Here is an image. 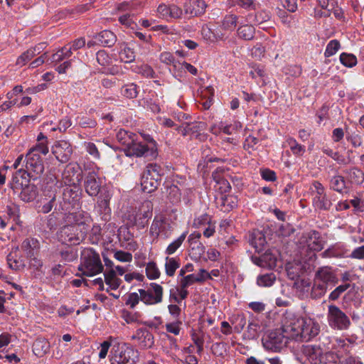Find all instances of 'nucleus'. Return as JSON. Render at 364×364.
<instances>
[{"instance_id": "f8f14e48", "label": "nucleus", "mask_w": 364, "mask_h": 364, "mask_svg": "<svg viewBox=\"0 0 364 364\" xmlns=\"http://www.w3.org/2000/svg\"><path fill=\"white\" fill-rule=\"evenodd\" d=\"M62 179L66 186H78L82 180V171L77 164H68L63 173Z\"/></svg>"}, {"instance_id": "79ce46f5", "label": "nucleus", "mask_w": 364, "mask_h": 364, "mask_svg": "<svg viewBox=\"0 0 364 364\" xmlns=\"http://www.w3.org/2000/svg\"><path fill=\"white\" fill-rule=\"evenodd\" d=\"M180 267L179 259L176 257H166L165 259V272L168 277H173L177 269Z\"/></svg>"}, {"instance_id": "bb28decb", "label": "nucleus", "mask_w": 364, "mask_h": 364, "mask_svg": "<svg viewBox=\"0 0 364 364\" xmlns=\"http://www.w3.org/2000/svg\"><path fill=\"white\" fill-rule=\"evenodd\" d=\"M7 262L9 267L14 270H20L25 267L23 259L19 256L18 247L12 248L7 256Z\"/></svg>"}, {"instance_id": "ddd939ff", "label": "nucleus", "mask_w": 364, "mask_h": 364, "mask_svg": "<svg viewBox=\"0 0 364 364\" xmlns=\"http://www.w3.org/2000/svg\"><path fill=\"white\" fill-rule=\"evenodd\" d=\"M311 193L313 195V205L319 210H328L331 206V202L328 199L323 185L318 181L312 183Z\"/></svg>"}, {"instance_id": "774afa93", "label": "nucleus", "mask_w": 364, "mask_h": 364, "mask_svg": "<svg viewBox=\"0 0 364 364\" xmlns=\"http://www.w3.org/2000/svg\"><path fill=\"white\" fill-rule=\"evenodd\" d=\"M340 360V357L333 352H323L321 364H338Z\"/></svg>"}, {"instance_id": "49530a36", "label": "nucleus", "mask_w": 364, "mask_h": 364, "mask_svg": "<svg viewBox=\"0 0 364 364\" xmlns=\"http://www.w3.org/2000/svg\"><path fill=\"white\" fill-rule=\"evenodd\" d=\"M330 187L338 193L346 192V181L343 176H335L330 181Z\"/></svg>"}, {"instance_id": "f3484780", "label": "nucleus", "mask_w": 364, "mask_h": 364, "mask_svg": "<svg viewBox=\"0 0 364 364\" xmlns=\"http://www.w3.org/2000/svg\"><path fill=\"white\" fill-rule=\"evenodd\" d=\"M52 153L58 161L66 163L70 159L73 148L69 141L59 140L55 141L52 146Z\"/></svg>"}, {"instance_id": "a19ab883", "label": "nucleus", "mask_w": 364, "mask_h": 364, "mask_svg": "<svg viewBox=\"0 0 364 364\" xmlns=\"http://www.w3.org/2000/svg\"><path fill=\"white\" fill-rule=\"evenodd\" d=\"M136 136L135 134L124 129H120L117 133V141L124 145V148H127Z\"/></svg>"}, {"instance_id": "473e14b6", "label": "nucleus", "mask_w": 364, "mask_h": 364, "mask_svg": "<svg viewBox=\"0 0 364 364\" xmlns=\"http://www.w3.org/2000/svg\"><path fill=\"white\" fill-rule=\"evenodd\" d=\"M294 287L299 296L306 298L310 295L309 290L311 289V282L309 279H299L294 282Z\"/></svg>"}, {"instance_id": "5701e85b", "label": "nucleus", "mask_w": 364, "mask_h": 364, "mask_svg": "<svg viewBox=\"0 0 364 364\" xmlns=\"http://www.w3.org/2000/svg\"><path fill=\"white\" fill-rule=\"evenodd\" d=\"M314 278L326 285L336 284L338 279L330 267H322L316 272Z\"/></svg>"}, {"instance_id": "9b49d317", "label": "nucleus", "mask_w": 364, "mask_h": 364, "mask_svg": "<svg viewBox=\"0 0 364 364\" xmlns=\"http://www.w3.org/2000/svg\"><path fill=\"white\" fill-rule=\"evenodd\" d=\"M24 161H26L24 173H26L30 178L36 179L43 173L44 165L40 155L28 152Z\"/></svg>"}, {"instance_id": "b1692460", "label": "nucleus", "mask_w": 364, "mask_h": 364, "mask_svg": "<svg viewBox=\"0 0 364 364\" xmlns=\"http://www.w3.org/2000/svg\"><path fill=\"white\" fill-rule=\"evenodd\" d=\"M183 7L186 14L198 16L205 12L206 4L201 0H189L184 4Z\"/></svg>"}, {"instance_id": "393cba45", "label": "nucleus", "mask_w": 364, "mask_h": 364, "mask_svg": "<svg viewBox=\"0 0 364 364\" xmlns=\"http://www.w3.org/2000/svg\"><path fill=\"white\" fill-rule=\"evenodd\" d=\"M201 234L199 232H193L189 236L188 242L189 243L190 248L192 251V254L196 257H200V256L205 252V247L200 242Z\"/></svg>"}, {"instance_id": "e433bc0d", "label": "nucleus", "mask_w": 364, "mask_h": 364, "mask_svg": "<svg viewBox=\"0 0 364 364\" xmlns=\"http://www.w3.org/2000/svg\"><path fill=\"white\" fill-rule=\"evenodd\" d=\"M37 196V188L33 184H26L22 187L20 193V198L24 202H30L36 198Z\"/></svg>"}, {"instance_id": "aec40b11", "label": "nucleus", "mask_w": 364, "mask_h": 364, "mask_svg": "<svg viewBox=\"0 0 364 364\" xmlns=\"http://www.w3.org/2000/svg\"><path fill=\"white\" fill-rule=\"evenodd\" d=\"M241 128L242 124L238 121H235L230 124H225L221 122L218 125H212L210 128V132L215 135H219L222 132L228 135H231L236 134Z\"/></svg>"}, {"instance_id": "13d9d810", "label": "nucleus", "mask_w": 364, "mask_h": 364, "mask_svg": "<svg viewBox=\"0 0 364 364\" xmlns=\"http://www.w3.org/2000/svg\"><path fill=\"white\" fill-rule=\"evenodd\" d=\"M33 347L34 353L38 356H41L47 352L48 344L44 339H37L34 342Z\"/></svg>"}, {"instance_id": "20e7f679", "label": "nucleus", "mask_w": 364, "mask_h": 364, "mask_svg": "<svg viewBox=\"0 0 364 364\" xmlns=\"http://www.w3.org/2000/svg\"><path fill=\"white\" fill-rule=\"evenodd\" d=\"M289 340H292L291 336L285 331L284 318L282 321V328L265 334L262 337V343L267 350L279 352L286 347Z\"/></svg>"}, {"instance_id": "c9c22d12", "label": "nucleus", "mask_w": 364, "mask_h": 364, "mask_svg": "<svg viewBox=\"0 0 364 364\" xmlns=\"http://www.w3.org/2000/svg\"><path fill=\"white\" fill-rule=\"evenodd\" d=\"M256 263L262 267L273 269L277 265V257L272 253L266 252L259 257Z\"/></svg>"}, {"instance_id": "7c9ffc66", "label": "nucleus", "mask_w": 364, "mask_h": 364, "mask_svg": "<svg viewBox=\"0 0 364 364\" xmlns=\"http://www.w3.org/2000/svg\"><path fill=\"white\" fill-rule=\"evenodd\" d=\"M347 253V250L344 245L336 244L326 250L322 252L321 255L325 258L330 257H344Z\"/></svg>"}, {"instance_id": "f03ea898", "label": "nucleus", "mask_w": 364, "mask_h": 364, "mask_svg": "<svg viewBox=\"0 0 364 364\" xmlns=\"http://www.w3.org/2000/svg\"><path fill=\"white\" fill-rule=\"evenodd\" d=\"M144 141L138 140L137 136L134 139L132 143L127 148L124 149L127 156L150 157L155 159L157 156L156 142L152 137L147 134L141 135Z\"/></svg>"}, {"instance_id": "e2e57ef3", "label": "nucleus", "mask_w": 364, "mask_h": 364, "mask_svg": "<svg viewBox=\"0 0 364 364\" xmlns=\"http://www.w3.org/2000/svg\"><path fill=\"white\" fill-rule=\"evenodd\" d=\"M341 47L340 43L337 40H331L328 42L326 46L324 55L326 58L331 57L335 55Z\"/></svg>"}, {"instance_id": "72a5a7b5", "label": "nucleus", "mask_w": 364, "mask_h": 364, "mask_svg": "<svg viewBox=\"0 0 364 364\" xmlns=\"http://www.w3.org/2000/svg\"><path fill=\"white\" fill-rule=\"evenodd\" d=\"M105 282L109 287V289L115 290L119 288L122 280L116 275L114 269H110L104 272Z\"/></svg>"}, {"instance_id": "c756f323", "label": "nucleus", "mask_w": 364, "mask_h": 364, "mask_svg": "<svg viewBox=\"0 0 364 364\" xmlns=\"http://www.w3.org/2000/svg\"><path fill=\"white\" fill-rule=\"evenodd\" d=\"M238 203L237 197L234 195L222 196L218 204L220 210L223 212H229L237 207Z\"/></svg>"}, {"instance_id": "052dcab7", "label": "nucleus", "mask_w": 364, "mask_h": 364, "mask_svg": "<svg viewBox=\"0 0 364 364\" xmlns=\"http://www.w3.org/2000/svg\"><path fill=\"white\" fill-rule=\"evenodd\" d=\"M119 58L121 61L126 63L132 62L135 58V54L133 49L125 46L119 52Z\"/></svg>"}, {"instance_id": "4be33fe9", "label": "nucleus", "mask_w": 364, "mask_h": 364, "mask_svg": "<svg viewBox=\"0 0 364 364\" xmlns=\"http://www.w3.org/2000/svg\"><path fill=\"white\" fill-rule=\"evenodd\" d=\"M132 340H137L142 348H150L154 343L153 334L145 328L138 329L132 336Z\"/></svg>"}, {"instance_id": "4468645a", "label": "nucleus", "mask_w": 364, "mask_h": 364, "mask_svg": "<svg viewBox=\"0 0 364 364\" xmlns=\"http://www.w3.org/2000/svg\"><path fill=\"white\" fill-rule=\"evenodd\" d=\"M323 350L320 346L305 345L301 348V356L306 364H321Z\"/></svg>"}, {"instance_id": "f704fd0d", "label": "nucleus", "mask_w": 364, "mask_h": 364, "mask_svg": "<svg viewBox=\"0 0 364 364\" xmlns=\"http://www.w3.org/2000/svg\"><path fill=\"white\" fill-rule=\"evenodd\" d=\"M328 285L314 278V284L311 289L310 296L316 299L323 296L327 291Z\"/></svg>"}, {"instance_id": "69168bd1", "label": "nucleus", "mask_w": 364, "mask_h": 364, "mask_svg": "<svg viewBox=\"0 0 364 364\" xmlns=\"http://www.w3.org/2000/svg\"><path fill=\"white\" fill-rule=\"evenodd\" d=\"M136 73L141 75L145 77H154L155 72L152 69V68L146 64H143L139 66H137L135 68Z\"/></svg>"}, {"instance_id": "de8ad7c7", "label": "nucleus", "mask_w": 364, "mask_h": 364, "mask_svg": "<svg viewBox=\"0 0 364 364\" xmlns=\"http://www.w3.org/2000/svg\"><path fill=\"white\" fill-rule=\"evenodd\" d=\"M146 275L149 279L154 280L160 277L161 272L155 262H149L146 265Z\"/></svg>"}, {"instance_id": "2f4dec72", "label": "nucleus", "mask_w": 364, "mask_h": 364, "mask_svg": "<svg viewBox=\"0 0 364 364\" xmlns=\"http://www.w3.org/2000/svg\"><path fill=\"white\" fill-rule=\"evenodd\" d=\"M95 39L102 46L110 47L116 42L117 37L111 31L104 30L95 36Z\"/></svg>"}, {"instance_id": "cd10ccee", "label": "nucleus", "mask_w": 364, "mask_h": 364, "mask_svg": "<svg viewBox=\"0 0 364 364\" xmlns=\"http://www.w3.org/2000/svg\"><path fill=\"white\" fill-rule=\"evenodd\" d=\"M167 226L168 224L164 220L154 219L150 227L149 232L151 235L154 238H157L159 236L166 238L168 236L166 230Z\"/></svg>"}, {"instance_id": "338daca9", "label": "nucleus", "mask_w": 364, "mask_h": 364, "mask_svg": "<svg viewBox=\"0 0 364 364\" xmlns=\"http://www.w3.org/2000/svg\"><path fill=\"white\" fill-rule=\"evenodd\" d=\"M340 61L343 65L351 68L356 65L357 58L352 54L343 53L340 55Z\"/></svg>"}, {"instance_id": "58836bf2", "label": "nucleus", "mask_w": 364, "mask_h": 364, "mask_svg": "<svg viewBox=\"0 0 364 364\" xmlns=\"http://www.w3.org/2000/svg\"><path fill=\"white\" fill-rule=\"evenodd\" d=\"M237 32L240 38L250 41L254 38L255 28L250 24H241L238 27Z\"/></svg>"}, {"instance_id": "dca6fc26", "label": "nucleus", "mask_w": 364, "mask_h": 364, "mask_svg": "<svg viewBox=\"0 0 364 364\" xmlns=\"http://www.w3.org/2000/svg\"><path fill=\"white\" fill-rule=\"evenodd\" d=\"M66 222L71 225H77L80 229L86 230L87 232L92 223V218L88 213L79 210L68 214Z\"/></svg>"}, {"instance_id": "864d4df0", "label": "nucleus", "mask_w": 364, "mask_h": 364, "mask_svg": "<svg viewBox=\"0 0 364 364\" xmlns=\"http://www.w3.org/2000/svg\"><path fill=\"white\" fill-rule=\"evenodd\" d=\"M322 151L336 161L339 164H346L348 162L345 157L340 154L339 152L333 151L328 146H324L322 148Z\"/></svg>"}, {"instance_id": "423d86ee", "label": "nucleus", "mask_w": 364, "mask_h": 364, "mask_svg": "<svg viewBox=\"0 0 364 364\" xmlns=\"http://www.w3.org/2000/svg\"><path fill=\"white\" fill-rule=\"evenodd\" d=\"M327 322L331 328L336 331H347L351 326L349 316L334 304L328 306L326 313Z\"/></svg>"}, {"instance_id": "a211bd4d", "label": "nucleus", "mask_w": 364, "mask_h": 364, "mask_svg": "<svg viewBox=\"0 0 364 364\" xmlns=\"http://www.w3.org/2000/svg\"><path fill=\"white\" fill-rule=\"evenodd\" d=\"M301 245L306 246L312 251H320L323 247V242L318 232L311 230L302 235L299 239Z\"/></svg>"}, {"instance_id": "2eb2a0df", "label": "nucleus", "mask_w": 364, "mask_h": 364, "mask_svg": "<svg viewBox=\"0 0 364 364\" xmlns=\"http://www.w3.org/2000/svg\"><path fill=\"white\" fill-rule=\"evenodd\" d=\"M205 129V124L202 122H193L184 123L178 128V131L183 136H190L191 138L202 140L205 135L202 133Z\"/></svg>"}, {"instance_id": "39448f33", "label": "nucleus", "mask_w": 364, "mask_h": 364, "mask_svg": "<svg viewBox=\"0 0 364 364\" xmlns=\"http://www.w3.org/2000/svg\"><path fill=\"white\" fill-rule=\"evenodd\" d=\"M139 360V352L127 343H116L111 350V360L117 364H134Z\"/></svg>"}, {"instance_id": "a878e982", "label": "nucleus", "mask_w": 364, "mask_h": 364, "mask_svg": "<svg viewBox=\"0 0 364 364\" xmlns=\"http://www.w3.org/2000/svg\"><path fill=\"white\" fill-rule=\"evenodd\" d=\"M117 9L119 11H126L127 13L119 16V21L121 24L129 27L133 28L135 25L132 16L134 14L133 13V8L129 3H122L118 5Z\"/></svg>"}, {"instance_id": "f257e3e1", "label": "nucleus", "mask_w": 364, "mask_h": 364, "mask_svg": "<svg viewBox=\"0 0 364 364\" xmlns=\"http://www.w3.org/2000/svg\"><path fill=\"white\" fill-rule=\"evenodd\" d=\"M285 331L291 336L292 340L309 341L317 336L320 331L319 324L308 317H299L293 314L284 316Z\"/></svg>"}, {"instance_id": "8fccbe9b", "label": "nucleus", "mask_w": 364, "mask_h": 364, "mask_svg": "<svg viewBox=\"0 0 364 364\" xmlns=\"http://www.w3.org/2000/svg\"><path fill=\"white\" fill-rule=\"evenodd\" d=\"M72 55L73 52L71 51V48H69L68 46H65L53 55L52 61L59 63L65 59L69 58Z\"/></svg>"}, {"instance_id": "bf43d9fd", "label": "nucleus", "mask_w": 364, "mask_h": 364, "mask_svg": "<svg viewBox=\"0 0 364 364\" xmlns=\"http://www.w3.org/2000/svg\"><path fill=\"white\" fill-rule=\"evenodd\" d=\"M96 59L97 63L105 68L109 67L112 64V58L104 50H99L97 53Z\"/></svg>"}, {"instance_id": "0e129e2a", "label": "nucleus", "mask_w": 364, "mask_h": 364, "mask_svg": "<svg viewBox=\"0 0 364 364\" xmlns=\"http://www.w3.org/2000/svg\"><path fill=\"white\" fill-rule=\"evenodd\" d=\"M122 93L124 96L127 97L129 99H133L136 97L138 91L137 86L134 83H131L125 85L122 89Z\"/></svg>"}, {"instance_id": "c85d7f7f", "label": "nucleus", "mask_w": 364, "mask_h": 364, "mask_svg": "<svg viewBox=\"0 0 364 364\" xmlns=\"http://www.w3.org/2000/svg\"><path fill=\"white\" fill-rule=\"evenodd\" d=\"M77 186H66L63 192V200L65 203L74 206L78 201Z\"/></svg>"}, {"instance_id": "6e6552de", "label": "nucleus", "mask_w": 364, "mask_h": 364, "mask_svg": "<svg viewBox=\"0 0 364 364\" xmlns=\"http://www.w3.org/2000/svg\"><path fill=\"white\" fill-rule=\"evenodd\" d=\"M153 204L149 200L144 201L139 208L128 215V220L132 225L139 229L146 227L149 219L152 215Z\"/></svg>"}, {"instance_id": "6e6d98bb", "label": "nucleus", "mask_w": 364, "mask_h": 364, "mask_svg": "<svg viewBox=\"0 0 364 364\" xmlns=\"http://www.w3.org/2000/svg\"><path fill=\"white\" fill-rule=\"evenodd\" d=\"M250 75L254 79L260 77L264 82V78L267 76V72L264 66L259 64H252L251 65Z\"/></svg>"}, {"instance_id": "680f3d73", "label": "nucleus", "mask_w": 364, "mask_h": 364, "mask_svg": "<svg viewBox=\"0 0 364 364\" xmlns=\"http://www.w3.org/2000/svg\"><path fill=\"white\" fill-rule=\"evenodd\" d=\"M213 178L219 186L218 189L222 193H227L230 190L231 187L229 182L226 179L220 178L218 174V171L213 173Z\"/></svg>"}, {"instance_id": "c03bdc74", "label": "nucleus", "mask_w": 364, "mask_h": 364, "mask_svg": "<svg viewBox=\"0 0 364 364\" xmlns=\"http://www.w3.org/2000/svg\"><path fill=\"white\" fill-rule=\"evenodd\" d=\"M166 197L170 203L176 204L181 201V193L178 187L176 185H170L166 187Z\"/></svg>"}, {"instance_id": "0eeeda50", "label": "nucleus", "mask_w": 364, "mask_h": 364, "mask_svg": "<svg viewBox=\"0 0 364 364\" xmlns=\"http://www.w3.org/2000/svg\"><path fill=\"white\" fill-rule=\"evenodd\" d=\"M162 168L156 164L146 166L141 178V186L144 192L152 193L159 186Z\"/></svg>"}, {"instance_id": "1a4fd4ad", "label": "nucleus", "mask_w": 364, "mask_h": 364, "mask_svg": "<svg viewBox=\"0 0 364 364\" xmlns=\"http://www.w3.org/2000/svg\"><path fill=\"white\" fill-rule=\"evenodd\" d=\"M86 233V230L69 224L61 228L58 237L63 243L77 245L83 240Z\"/></svg>"}, {"instance_id": "9d476101", "label": "nucleus", "mask_w": 364, "mask_h": 364, "mask_svg": "<svg viewBox=\"0 0 364 364\" xmlns=\"http://www.w3.org/2000/svg\"><path fill=\"white\" fill-rule=\"evenodd\" d=\"M141 294V301L146 305H155L163 300L164 289L156 283H151L146 289L138 290Z\"/></svg>"}, {"instance_id": "ea45409f", "label": "nucleus", "mask_w": 364, "mask_h": 364, "mask_svg": "<svg viewBox=\"0 0 364 364\" xmlns=\"http://www.w3.org/2000/svg\"><path fill=\"white\" fill-rule=\"evenodd\" d=\"M285 146H289L292 154L296 156H301L306 151L305 146L299 144L294 138L291 136L287 138Z\"/></svg>"}, {"instance_id": "4c0bfd02", "label": "nucleus", "mask_w": 364, "mask_h": 364, "mask_svg": "<svg viewBox=\"0 0 364 364\" xmlns=\"http://www.w3.org/2000/svg\"><path fill=\"white\" fill-rule=\"evenodd\" d=\"M266 239L263 233L260 231H254L251 235L250 244L256 251L263 250L266 245Z\"/></svg>"}, {"instance_id": "a18cd8bd", "label": "nucleus", "mask_w": 364, "mask_h": 364, "mask_svg": "<svg viewBox=\"0 0 364 364\" xmlns=\"http://www.w3.org/2000/svg\"><path fill=\"white\" fill-rule=\"evenodd\" d=\"M348 177L352 183L360 185L364 182V173L359 168H353L348 171Z\"/></svg>"}, {"instance_id": "37998d69", "label": "nucleus", "mask_w": 364, "mask_h": 364, "mask_svg": "<svg viewBox=\"0 0 364 364\" xmlns=\"http://www.w3.org/2000/svg\"><path fill=\"white\" fill-rule=\"evenodd\" d=\"M227 4L229 8L238 6L246 10H255L257 9V4L254 0H228Z\"/></svg>"}, {"instance_id": "5fc2aeb1", "label": "nucleus", "mask_w": 364, "mask_h": 364, "mask_svg": "<svg viewBox=\"0 0 364 364\" xmlns=\"http://www.w3.org/2000/svg\"><path fill=\"white\" fill-rule=\"evenodd\" d=\"M237 16L229 14L224 17L222 21V28L225 31H233L237 26Z\"/></svg>"}, {"instance_id": "412c9836", "label": "nucleus", "mask_w": 364, "mask_h": 364, "mask_svg": "<svg viewBox=\"0 0 364 364\" xmlns=\"http://www.w3.org/2000/svg\"><path fill=\"white\" fill-rule=\"evenodd\" d=\"M84 188L86 193L90 196H96L100 190V184L97 181V174L95 171H90L85 177Z\"/></svg>"}, {"instance_id": "7ed1b4c3", "label": "nucleus", "mask_w": 364, "mask_h": 364, "mask_svg": "<svg viewBox=\"0 0 364 364\" xmlns=\"http://www.w3.org/2000/svg\"><path fill=\"white\" fill-rule=\"evenodd\" d=\"M80 260L78 270L82 275L92 277L102 272L104 267L100 255L92 248H85L81 252Z\"/></svg>"}, {"instance_id": "4d7b16f0", "label": "nucleus", "mask_w": 364, "mask_h": 364, "mask_svg": "<svg viewBox=\"0 0 364 364\" xmlns=\"http://www.w3.org/2000/svg\"><path fill=\"white\" fill-rule=\"evenodd\" d=\"M181 326L182 321L180 319H176L174 321L166 323L164 328L168 333L178 336L180 334Z\"/></svg>"}, {"instance_id": "09e8293b", "label": "nucleus", "mask_w": 364, "mask_h": 364, "mask_svg": "<svg viewBox=\"0 0 364 364\" xmlns=\"http://www.w3.org/2000/svg\"><path fill=\"white\" fill-rule=\"evenodd\" d=\"M287 274L290 279H297L303 272V269L299 263H289L287 265Z\"/></svg>"}, {"instance_id": "3c124183", "label": "nucleus", "mask_w": 364, "mask_h": 364, "mask_svg": "<svg viewBox=\"0 0 364 364\" xmlns=\"http://www.w3.org/2000/svg\"><path fill=\"white\" fill-rule=\"evenodd\" d=\"M276 280V276L274 273H269L258 276L257 283L259 287H269Z\"/></svg>"}, {"instance_id": "603ef678", "label": "nucleus", "mask_w": 364, "mask_h": 364, "mask_svg": "<svg viewBox=\"0 0 364 364\" xmlns=\"http://www.w3.org/2000/svg\"><path fill=\"white\" fill-rule=\"evenodd\" d=\"M186 237V232L181 234L176 240L173 241L166 249L165 253L167 255L174 254L176 250L181 246Z\"/></svg>"}, {"instance_id": "6ab92c4d", "label": "nucleus", "mask_w": 364, "mask_h": 364, "mask_svg": "<svg viewBox=\"0 0 364 364\" xmlns=\"http://www.w3.org/2000/svg\"><path fill=\"white\" fill-rule=\"evenodd\" d=\"M38 248L39 242L34 238H26L21 244V250L25 252L27 257L31 258V260L35 262V264H32L37 267L42 265L41 261L35 257V255L36 254Z\"/></svg>"}]
</instances>
